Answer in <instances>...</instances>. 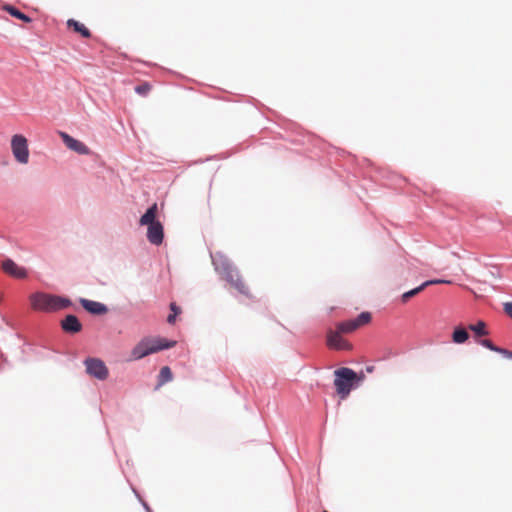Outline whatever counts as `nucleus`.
Here are the masks:
<instances>
[{"label": "nucleus", "mask_w": 512, "mask_h": 512, "mask_svg": "<svg viewBox=\"0 0 512 512\" xmlns=\"http://www.w3.org/2000/svg\"><path fill=\"white\" fill-rule=\"evenodd\" d=\"M30 303L34 310L43 312H54L71 305V301L68 298L43 292L32 294L30 296Z\"/></svg>", "instance_id": "nucleus-1"}, {"label": "nucleus", "mask_w": 512, "mask_h": 512, "mask_svg": "<svg viewBox=\"0 0 512 512\" xmlns=\"http://www.w3.org/2000/svg\"><path fill=\"white\" fill-rule=\"evenodd\" d=\"M175 341H168L159 337H145L140 340L131 351V360H140L150 354L164 349L172 348Z\"/></svg>", "instance_id": "nucleus-2"}, {"label": "nucleus", "mask_w": 512, "mask_h": 512, "mask_svg": "<svg viewBox=\"0 0 512 512\" xmlns=\"http://www.w3.org/2000/svg\"><path fill=\"white\" fill-rule=\"evenodd\" d=\"M334 375V385L342 399H345L350 394L354 385L362 382L365 378L364 373L357 374L354 370L346 367L337 369Z\"/></svg>", "instance_id": "nucleus-3"}, {"label": "nucleus", "mask_w": 512, "mask_h": 512, "mask_svg": "<svg viewBox=\"0 0 512 512\" xmlns=\"http://www.w3.org/2000/svg\"><path fill=\"white\" fill-rule=\"evenodd\" d=\"M158 212L157 204L154 203L148 210L141 216L140 225L148 226L147 239L151 244L160 245L164 238L163 225L156 220Z\"/></svg>", "instance_id": "nucleus-4"}, {"label": "nucleus", "mask_w": 512, "mask_h": 512, "mask_svg": "<svg viewBox=\"0 0 512 512\" xmlns=\"http://www.w3.org/2000/svg\"><path fill=\"white\" fill-rule=\"evenodd\" d=\"M11 151L14 159L19 164L25 165L29 162L28 140L22 134H15L11 138Z\"/></svg>", "instance_id": "nucleus-5"}, {"label": "nucleus", "mask_w": 512, "mask_h": 512, "mask_svg": "<svg viewBox=\"0 0 512 512\" xmlns=\"http://www.w3.org/2000/svg\"><path fill=\"white\" fill-rule=\"evenodd\" d=\"M220 276L222 279L227 281L231 285V287H233L235 290H237L243 296H245L247 298L253 297L247 283L245 282L242 275L239 273V271L235 267L224 272Z\"/></svg>", "instance_id": "nucleus-6"}, {"label": "nucleus", "mask_w": 512, "mask_h": 512, "mask_svg": "<svg viewBox=\"0 0 512 512\" xmlns=\"http://www.w3.org/2000/svg\"><path fill=\"white\" fill-rule=\"evenodd\" d=\"M371 313L362 312L356 319L340 322L337 324L336 329L342 333H351L361 326L367 325L371 321Z\"/></svg>", "instance_id": "nucleus-7"}, {"label": "nucleus", "mask_w": 512, "mask_h": 512, "mask_svg": "<svg viewBox=\"0 0 512 512\" xmlns=\"http://www.w3.org/2000/svg\"><path fill=\"white\" fill-rule=\"evenodd\" d=\"M86 372L99 380H105L108 376V369L105 363L97 358L85 360Z\"/></svg>", "instance_id": "nucleus-8"}, {"label": "nucleus", "mask_w": 512, "mask_h": 512, "mask_svg": "<svg viewBox=\"0 0 512 512\" xmlns=\"http://www.w3.org/2000/svg\"><path fill=\"white\" fill-rule=\"evenodd\" d=\"M338 329L329 330L327 333V345L336 350H351L352 345L341 336Z\"/></svg>", "instance_id": "nucleus-9"}, {"label": "nucleus", "mask_w": 512, "mask_h": 512, "mask_svg": "<svg viewBox=\"0 0 512 512\" xmlns=\"http://www.w3.org/2000/svg\"><path fill=\"white\" fill-rule=\"evenodd\" d=\"M60 136L65 145L72 151H75L81 155H88L90 153L89 148L81 141L71 137L65 132H61Z\"/></svg>", "instance_id": "nucleus-10"}, {"label": "nucleus", "mask_w": 512, "mask_h": 512, "mask_svg": "<svg viewBox=\"0 0 512 512\" xmlns=\"http://www.w3.org/2000/svg\"><path fill=\"white\" fill-rule=\"evenodd\" d=\"M2 270L14 277V278H18V279H23V278H26L27 276V271L25 268L19 266L18 264H16L12 259H5L3 262H2Z\"/></svg>", "instance_id": "nucleus-11"}, {"label": "nucleus", "mask_w": 512, "mask_h": 512, "mask_svg": "<svg viewBox=\"0 0 512 512\" xmlns=\"http://www.w3.org/2000/svg\"><path fill=\"white\" fill-rule=\"evenodd\" d=\"M435 284H451V281L450 280H442V279H435V280L425 281L420 286H418V287H416V288H414V289H412L410 291L405 292L402 295V302L406 303L410 298H412V297L416 296L417 294H419L426 287H428L430 285H435Z\"/></svg>", "instance_id": "nucleus-12"}, {"label": "nucleus", "mask_w": 512, "mask_h": 512, "mask_svg": "<svg viewBox=\"0 0 512 512\" xmlns=\"http://www.w3.org/2000/svg\"><path fill=\"white\" fill-rule=\"evenodd\" d=\"M213 265L215 267L216 272L219 275H222L224 272L230 270L234 266L232 265L231 261L224 255L217 253L212 258Z\"/></svg>", "instance_id": "nucleus-13"}, {"label": "nucleus", "mask_w": 512, "mask_h": 512, "mask_svg": "<svg viewBox=\"0 0 512 512\" xmlns=\"http://www.w3.org/2000/svg\"><path fill=\"white\" fill-rule=\"evenodd\" d=\"M80 303L86 311H88L92 314H95V315L105 314L108 310L107 307L100 302H96V301H92V300H88V299H81Z\"/></svg>", "instance_id": "nucleus-14"}, {"label": "nucleus", "mask_w": 512, "mask_h": 512, "mask_svg": "<svg viewBox=\"0 0 512 512\" xmlns=\"http://www.w3.org/2000/svg\"><path fill=\"white\" fill-rule=\"evenodd\" d=\"M62 329L68 333H78L82 329V325L78 318L74 315H67L61 322Z\"/></svg>", "instance_id": "nucleus-15"}, {"label": "nucleus", "mask_w": 512, "mask_h": 512, "mask_svg": "<svg viewBox=\"0 0 512 512\" xmlns=\"http://www.w3.org/2000/svg\"><path fill=\"white\" fill-rule=\"evenodd\" d=\"M1 9L6 11L7 13H9L11 16H13L25 23H30L32 21V19L28 15L22 13L19 9H17L13 5L4 4V5H2Z\"/></svg>", "instance_id": "nucleus-16"}, {"label": "nucleus", "mask_w": 512, "mask_h": 512, "mask_svg": "<svg viewBox=\"0 0 512 512\" xmlns=\"http://www.w3.org/2000/svg\"><path fill=\"white\" fill-rule=\"evenodd\" d=\"M469 339V333L462 326H457L454 328L452 333V341L455 344H463Z\"/></svg>", "instance_id": "nucleus-17"}, {"label": "nucleus", "mask_w": 512, "mask_h": 512, "mask_svg": "<svg viewBox=\"0 0 512 512\" xmlns=\"http://www.w3.org/2000/svg\"><path fill=\"white\" fill-rule=\"evenodd\" d=\"M67 25L69 28H73L75 32L81 34V36L84 38H89L91 36L89 29L84 24L74 19H69L67 21Z\"/></svg>", "instance_id": "nucleus-18"}, {"label": "nucleus", "mask_w": 512, "mask_h": 512, "mask_svg": "<svg viewBox=\"0 0 512 512\" xmlns=\"http://www.w3.org/2000/svg\"><path fill=\"white\" fill-rule=\"evenodd\" d=\"M173 378L172 371L168 366L161 368L158 376V387L170 382Z\"/></svg>", "instance_id": "nucleus-19"}, {"label": "nucleus", "mask_w": 512, "mask_h": 512, "mask_svg": "<svg viewBox=\"0 0 512 512\" xmlns=\"http://www.w3.org/2000/svg\"><path fill=\"white\" fill-rule=\"evenodd\" d=\"M469 330L473 331L476 336L482 337L488 335V330L486 329V324L483 321H478L476 324H471L468 326Z\"/></svg>", "instance_id": "nucleus-20"}, {"label": "nucleus", "mask_w": 512, "mask_h": 512, "mask_svg": "<svg viewBox=\"0 0 512 512\" xmlns=\"http://www.w3.org/2000/svg\"><path fill=\"white\" fill-rule=\"evenodd\" d=\"M151 90V85L149 83H142L135 87V92L139 95L146 96Z\"/></svg>", "instance_id": "nucleus-21"}, {"label": "nucleus", "mask_w": 512, "mask_h": 512, "mask_svg": "<svg viewBox=\"0 0 512 512\" xmlns=\"http://www.w3.org/2000/svg\"><path fill=\"white\" fill-rule=\"evenodd\" d=\"M479 343H480L482 346L486 347L487 349H489V350H491V351H494V352H498V351H500V348H499V347H497V346H495V345L493 344V342H492L491 340H489V339H483V340H480V341H479Z\"/></svg>", "instance_id": "nucleus-22"}, {"label": "nucleus", "mask_w": 512, "mask_h": 512, "mask_svg": "<svg viewBox=\"0 0 512 512\" xmlns=\"http://www.w3.org/2000/svg\"><path fill=\"white\" fill-rule=\"evenodd\" d=\"M504 312L512 318V302H505L503 304Z\"/></svg>", "instance_id": "nucleus-23"}, {"label": "nucleus", "mask_w": 512, "mask_h": 512, "mask_svg": "<svg viewBox=\"0 0 512 512\" xmlns=\"http://www.w3.org/2000/svg\"><path fill=\"white\" fill-rule=\"evenodd\" d=\"M498 353L502 354L503 356H505L508 359H512V351H509L504 348H500V351H498Z\"/></svg>", "instance_id": "nucleus-24"}, {"label": "nucleus", "mask_w": 512, "mask_h": 512, "mask_svg": "<svg viewBox=\"0 0 512 512\" xmlns=\"http://www.w3.org/2000/svg\"><path fill=\"white\" fill-rule=\"evenodd\" d=\"M170 309H171L172 313L175 315H178L181 313V309L175 303H171Z\"/></svg>", "instance_id": "nucleus-25"}, {"label": "nucleus", "mask_w": 512, "mask_h": 512, "mask_svg": "<svg viewBox=\"0 0 512 512\" xmlns=\"http://www.w3.org/2000/svg\"><path fill=\"white\" fill-rule=\"evenodd\" d=\"M176 316H177V315H175V314H173V313H172V314H170V315L168 316V318H167V322H168L169 324H174V323H175V320H176Z\"/></svg>", "instance_id": "nucleus-26"}]
</instances>
